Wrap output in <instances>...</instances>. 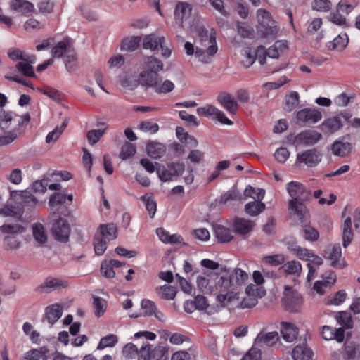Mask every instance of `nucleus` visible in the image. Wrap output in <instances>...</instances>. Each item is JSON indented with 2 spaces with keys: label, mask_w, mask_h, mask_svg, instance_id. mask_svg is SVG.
Here are the masks:
<instances>
[{
  "label": "nucleus",
  "mask_w": 360,
  "mask_h": 360,
  "mask_svg": "<svg viewBox=\"0 0 360 360\" xmlns=\"http://www.w3.org/2000/svg\"><path fill=\"white\" fill-rule=\"evenodd\" d=\"M167 350L161 346L153 348L150 360H166L167 359Z\"/></svg>",
  "instance_id": "62"
},
{
  "label": "nucleus",
  "mask_w": 360,
  "mask_h": 360,
  "mask_svg": "<svg viewBox=\"0 0 360 360\" xmlns=\"http://www.w3.org/2000/svg\"><path fill=\"white\" fill-rule=\"evenodd\" d=\"M184 169V163L180 162L168 163L167 167L157 163L156 172L162 181H168L174 176L181 175Z\"/></svg>",
  "instance_id": "6"
},
{
  "label": "nucleus",
  "mask_w": 360,
  "mask_h": 360,
  "mask_svg": "<svg viewBox=\"0 0 360 360\" xmlns=\"http://www.w3.org/2000/svg\"><path fill=\"white\" fill-rule=\"evenodd\" d=\"M258 20V32L262 35L275 37L278 32L276 22L271 18L269 12L264 9H258L257 11Z\"/></svg>",
  "instance_id": "4"
},
{
  "label": "nucleus",
  "mask_w": 360,
  "mask_h": 360,
  "mask_svg": "<svg viewBox=\"0 0 360 360\" xmlns=\"http://www.w3.org/2000/svg\"><path fill=\"white\" fill-rule=\"evenodd\" d=\"M32 234L35 241L39 245H44L47 242V233L44 225L41 223L32 224Z\"/></svg>",
  "instance_id": "30"
},
{
  "label": "nucleus",
  "mask_w": 360,
  "mask_h": 360,
  "mask_svg": "<svg viewBox=\"0 0 360 360\" xmlns=\"http://www.w3.org/2000/svg\"><path fill=\"white\" fill-rule=\"evenodd\" d=\"M281 334L283 340L288 342H292L297 337L299 329L292 323L281 322Z\"/></svg>",
  "instance_id": "21"
},
{
  "label": "nucleus",
  "mask_w": 360,
  "mask_h": 360,
  "mask_svg": "<svg viewBox=\"0 0 360 360\" xmlns=\"http://www.w3.org/2000/svg\"><path fill=\"white\" fill-rule=\"evenodd\" d=\"M352 116L351 113L345 112L325 119L321 124V130L324 134H333L342 129L345 122L350 123Z\"/></svg>",
  "instance_id": "3"
},
{
  "label": "nucleus",
  "mask_w": 360,
  "mask_h": 360,
  "mask_svg": "<svg viewBox=\"0 0 360 360\" xmlns=\"http://www.w3.org/2000/svg\"><path fill=\"white\" fill-rule=\"evenodd\" d=\"M162 82V77L156 71H148L143 69L139 75L138 83L146 88L154 89L158 82Z\"/></svg>",
  "instance_id": "11"
},
{
  "label": "nucleus",
  "mask_w": 360,
  "mask_h": 360,
  "mask_svg": "<svg viewBox=\"0 0 360 360\" xmlns=\"http://www.w3.org/2000/svg\"><path fill=\"white\" fill-rule=\"evenodd\" d=\"M136 152V148L134 144L125 142L122 148L120 153V158L122 160H126L132 157Z\"/></svg>",
  "instance_id": "48"
},
{
  "label": "nucleus",
  "mask_w": 360,
  "mask_h": 360,
  "mask_svg": "<svg viewBox=\"0 0 360 360\" xmlns=\"http://www.w3.org/2000/svg\"><path fill=\"white\" fill-rule=\"evenodd\" d=\"M118 339L117 335L114 334H109L101 339L97 349L101 350L105 347H114Z\"/></svg>",
  "instance_id": "50"
},
{
  "label": "nucleus",
  "mask_w": 360,
  "mask_h": 360,
  "mask_svg": "<svg viewBox=\"0 0 360 360\" xmlns=\"http://www.w3.org/2000/svg\"><path fill=\"white\" fill-rule=\"evenodd\" d=\"M300 103V96L297 91H292L285 96L284 109L290 112L295 108Z\"/></svg>",
  "instance_id": "41"
},
{
  "label": "nucleus",
  "mask_w": 360,
  "mask_h": 360,
  "mask_svg": "<svg viewBox=\"0 0 360 360\" xmlns=\"http://www.w3.org/2000/svg\"><path fill=\"white\" fill-rule=\"evenodd\" d=\"M157 292L161 296L162 298L170 300L175 297L176 294V288L165 285L160 288L157 289Z\"/></svg>",
  "instance_id": "45"
},
{
  "label": "nucleus",
  "mask_w": 360,
  "mask_h": 360,
  "mask_svg": "<svg viewBox=\"0 0 360 360\" xmlns=\"http://www.w3.org/2000/svg\"><path fill=\"white\" fill-rule=\"evenodd\" d=\"M255 226V224L253 221L242 217H236L233 222L234 232L237 235L243 236L249 234Z\"/></svg>",
  "instance_id": "12"
},
{
  "label": "nucleus",
  "mask_w": 360,
  "mask_h": 360,
  "mask_svg": "<svg viewBox=\"0 0 360 360\" xmlns=\"http://www.w3.org/2000/svg\"><path fill=\"white\" fill-rule=\"evenodd\" d=\"M279 339L278 333L276 331L264 333L260 332L255 340V344L259 347H271L275 345Z\"/></svg>",
  "instance_id": "17"
},
{
  "label": "nucleus",
  "mask_w": 360,
  "mask_h": 360,
  "mask_svg": "<svg viewBox=\"0 0 360 360\" xmlns=\"http://www.w3.org/2000/svg\"><path fill=\"white\" fill-rule=\"evenodd\" d=\"M10 8L20 15H28L34 11V4L27 0H13L10 3Z\"/></svg>",
  "instance_id": "18"
},
{
  "label": "nucleus",
  "mask_w": 360,
  "mask_h": 360,
  "mask_svg": "<svg viewBox=\"0 0 360 360\" xmlns=\"http://www.w3.org/2000/svg\"><path fill=\"white\" fill-rule=\"evenodd\" d=\"M287 275H294L299 276L302 271V266L300 262L296 260L288 261L281 267Z\"/></svg>",
  "instance_id": "33"
},
{
  "label": "nucleus",
  "mask_w": 360,
  "mask_h": 360,
  "mask_svg": "<svg viewBox=\"0 0 360 360\" xmlns=\"http://www.w3.org/2000/svg\"><path fill=\"white\" fill-rule=\"evenodd\" d=\"M321 134L314 130H306L300 133L295 138L297 143L304 146H311L316 143L321 139Z\"/></svg>",
  "instance_id": "16"
},
{
  "label": "nucleus",
  "mask_w": 360,
  "mask_h": 360,
  "mask_svg": "<svg viewBox=\"0 0 360 360\" xmlns=\"http://www.w3.org/2000/svg\"><path fill=\"white\" fill-rule=\"evenodd\" d=\"M342 358L344 360H358L360 358L358 346L352 342H345L344 344Z\"/></svg>",
  "instance_id": "26"
},
{
  "label": "nucleus",
  "mask_w": 360,
  "mask_h": 360,
  "mask_svg": "<svg viewBox=\"0 0 360 360\" xmlns=\"http://www.w3.org/2000/svg\"><path fill=\"white\" fill-rule=\"evenodd\" d=\"M153 352L152 345L148 342H143L139 350L138 360H150L151 353Z\"/></svg>",
  "instance_id": "60"
},
{
  "label": "nucleus",
  "mask_w": 360,
  "mask_h": 360,
  "mask_svg": "<svg viewBox=\"0 0 360 360\" xmlns=\"http://www.w3.org/2000/svg\"><path fill=\"white\" fill-rule=\"evenodd\" d=\"M146 205V209L148 212V214L151 218H153L157 210V203L151 197L143 195L141 198Z\"/></svg>",
  "instance_id": "58"
},
{
  "label": "nucleus",
  "mask_w": 360,
  "mask_h": 360,
  "mask_svg": "<svg viewBox=\"0 0 360 360\" xmlns=\"http://www.w3.org/2000/svg\"><path fill=\"white\" fill-rule=\"evenodd\" d=\"M231 280L234 281L235 287L241 285L248 279V274L240 269H235L232 271H229Z\"/></svg>",
  "instance_id": "40"
},
{
  "label": "nucleus",
  "mask_w": 360,
  "mask_h": 360,
  "mask_svg": "<svg viewBox=\"0 0 360 360\" xmlns=\"http://www.w3.org/2000/svg\"><path fill=\"white\" fill-rule=\"evenodd\" d=\"M29 62H19L16 65V68L19 72L27 77H34L35 75L34 68Z\"/></svg>",
  "instance_id": "59"
},
{
  "label": "nucleus",
  "mask_w": 360,
  "mask_h": 360,
  "mask_svg": "<svg viewBox=\"0 0 360 360\" xmlns=\"http://www.w3.org/2000/svg\"><path fill=\"white\" fill-rule=\"evenodd\" d=\"M93 305L95 309V314L98 317L103 315L106 310V302L100 297H94Z\"/></svg>",
  "instance_id": "51"
},
{
  "label": "nucleus",
  "mask_w": 360,
  "mask_h": 360,
  "mask_svg": "<svg viewBox=\"0 0 360 360\" xmlns=\"http://www.w3.org/2000/svg\"><path fill=\"white\" fill-rule=\"evenodd\" d=\"M21 134L20 128H16L9 131L6 135L0 137V143L7 145L16 139Z\"/></svg>",
  "instance_id": "61"
},
{
  "label": "nucleus",
  "mask_w": 360,
  "mask_h": 360,
  "mask_svg": "<svg viewBox=\"0 0 360 360\" xmlns=\"http://www.w3.org/2000/svg\"><path fill=\"white\" fill-rule=\"evenodd\" d=\"M352 148L349 142L335 141L331 146V150L335 155L345 157L347 155Z\"/></svg>",
  "instance_id": "28"
},
{
  "label": "nucleus",
  "mask_w": 360,
  "mask_h": 360,
  "mask_svg": "<svg viewBox=\"0 0 360 360\" xmlns=\"http://www.w3.org/2000/svg\"><path fill=\"white\" fill-rule=\"evenodd\" d=\"M63 307L56 303L48 306L45 309V314L47 321L51 324H54L62 316Z\"/></svg>",
  "instance_id": "24"
},
{
  "label": "nucleus",
  "mask_w": 360,
  "mask_h": 360,
  "mask_svg": "<svg viewBox=\"0 0 360 360\" xmlns=\"http://www.w3.org/2000/svg\"><path fill=\"white\" fill-rule=\"evenodd\" d=\"M164 40V37H158L155 34H150L146 36L143 40V47L145 49L155 51L158 49L161 41Z\"/></svg>",
  "instance_id": "32"
},
{
  "label": "nucleus",
  "mask_w": 360,
  "mask_h": 360,
  "mask_svg": "<svg viewBox=\"0 0 360 360\" xmlns=\"http://www.w3.org/2000/svg\"><path fill=\"white\" fill-rule=\"evenodd\" d=\"M313 352L306 346L297 345L294 347L292 357L294 360H311Z\"/></svg>",
  "instance_id": "29"
},
{
  "label": "nucleus",
  "mask_w": 360,
  "mask_h": 360,
  "mask_svg": "<svg viewBox=\"0 0 360 360\" xmlns=\"http://www.w3.org/2000/svg\"><path fill=\"white\" fill-rule=\"evenodd\" d=\"M68 286V282L60 278H48L45 281L38 286L37 290L49 293L57 289L65 288Z\"/></svg>",
  "instance_id": "13"
},
{
  "label": "nucleus",
  "mask_w": 360,
  "mask_h": 360,
  "mask_svg": "<svg viewBox=\"0 0 360 360\" xmlns=\"http://www.w3.org/2000/svg\"><path fill=\"white\" fill-rule=\"evenodd\" d=\"M343 247H347L353 240V232L352 231V219L347 217L343 224L342 232Z\"/></svg>",
  "instance_id": "37"
},
{
  "label": "nucleus",
  "mask_w": 360,
  "mask_h": 360,
  "mask_svg": "<svg viewBox=\"0 0 360 360\" xmlns=\"http://www.w3.org/2000/svg\"><path fill=\"white\" fill-rule=\"evenodd\" d=\"M254 286L249 285L246 288V292L248 296L244 297L242 300L240 305L243 309L251 308L257 304V299L255 297H250V294L251 290H253Z\"/></svg>",
  "instance_id": "53"
},
{
  "label": "nucleus",
  "mask_w": 360,
  "mask_h": 360,
  "mask_svg": "<svg viewBox=\"0 0 360 360\" xmlns=\"http://www.w3.org/2000/svg\"><path fill=\"white\" fill-rule=\"evenodd\" d=\"M218 108L212 105H206L203 107L197 108L196 112L198 115L214 119L215 115L217 112Z\"/></svg>",
  "instance_id": "52"
},
{
  "label": "nucleus",
  "mask_w": 360,
  "mask_h": 360,
  "mask_svg": "<svg viewBox=\"0 0 360 360\" xmlns=\"http://www.w3.org/2000/svg\"><path fill=\"white\" fill-rule=\"evenodd\" d=\"M0 231L3 233L13 236L25 232V228L20 224H6L0 226Z\"/></svg>",
  "instance_id": "39"
},
{
  "label": "nucleus",
  "mask_w": 360,
  "mask_h": 360,
  "mask_svg": "<svg viewBox=\"0 0 360 360\" xmlns=\"http://www.w3.org/2000/svg\"><path fill=\"white\" fill-rule=\"evenodd\" d=\"M11 195L16 197L17 195L21 198L20 203L27 210L34 208L38 203L37 199L27 191H13L11 193Z\"/></svg>",
  "instance_id": "22"
},
{
  "label": "nucleus",
  "mask_w": 360,
  "mask_h": 360,
  "mask_svg": "<svg viewBox=\"0 0 360 360\" xmlns=\"http://www.w3.org/2000/svg\"><path fill=\"white\" fill-rule=\"evenodd\" d=\"M321 160V155L316 148L308 149L300 153H297L296 161L305 165L313 167L317 165Z\"/></svg>",
  "instance_id": "8"
},
{
  "label": "nucleus",
  "mask_w": 360,
  "mask_h": 360,
  "mask_svg": "<svg viewBox=\"0 0 360 360\" xmlns=\"http://www.w3.org/2000/svg\"><path fill=\"white\" fill-rule=\"evenodd\" d=\"M288 49V43L286 41H276L272 46L267 50L264 49V52H262V56H267L271 58H278L287 52Z\"/></svg>",
  "instance_id": "15"
},
{
  "label": "nucleus",
  "mask_w": 360,
  "mask_h": 360,
  "mask_svg": "<svg viewBox=\"0 0 360 360\" xmlns=\"http://www.w3.org/2000/svg\"><path fill=\"white\" fill-rule=\"evenodd\" d=\"M122 354L126 359H134L139 356V349L136 345L129 342L123 347Z\"/></svg>",
  "instance_id": "56"
},
{
  "label": "nucleus",
  "mask_w": 360,
  "mask_h": 360,
  "mask_svg": "<svg viewBox=\"0 0 360 360\" xmlns=\"http://www.w3.org/2000/svg\"><path fill=\"white\" fill-rule=\"evenodd\" d=\"M106 129L107 127L104 128L103 129L90 130L86 135L87 140L89 144L94 145L105 134Z\"/></svg>",
  "instance_id": "57"
},
{
  "label": "nucleus",
  "mask_w": 360,
  "mask_h": 360,
  "mask_svg": "<svg viewBox=\"0 0 360 360\" xmlns=\"http://www.w3.org/2000/svg\"><path fill=\"white\" fill-rule=\"evenodd\" d=\"M52 232L55 239L65 243L69 239L70 228L67 221L60 217L53 224Z\"/></svg>",
  "instance_id": "9"
},
{
  "label": "nucleus",
  "mask_w": 360,
  "mask_h": 360,
  "mask_svg": "<svg viewBox=\"0 0 360 360\" xmlns=\"http://www.w3.org/2000/svg\"><path fill=\"white\" fill-rule=\"evenodd\" d=\"M217 101L229 113H236L238 105L231 94L226 92L220 93Z\"/></svg>",
  "instance_id": "20"
},
{
  "label": "nucleus",
  "mask_w": 360,
  "mask_h": 360,
  "mask_svg": "<svg viewBox=\"0 0 360 360\" xmlns=\"http://www.w3.org/2000/svg\"><path fill=\"white\" fill-rule=\"evenodd\" d=\"M100 233L96 236H101L103 239L110 241L116 238V227L112 224H101L99 227Z\"/></svg>",
  "instance_id": "34"
},
{
  "label": "nucleus",
  "mask_w": 360,
  "mask_h": 360,
  "mask_svg": "<svg viewBox=\"0 0 360 360\" xmlns=\"http://www.w3.org/2000/svg\"><path fill=\"white\" fill-rule=\"evenodd\" d=\"M174 89V83L169 79L165 80L162 83L158 82L157 86L154 88L155 91L158 94H167L172 91Z\"/></svg>",
  "instance_id": "54"
},
{
  "label": "nucleus",
  "mask_w": 360,
  "mask_h": 360,
  "mask_svg": "<svg viewBox=\"0 0 360 360\" xmlns=\"http://www.w3.org/2000/svg\"><path fill=\"white\" fill-rule=\"evenodd\" d=\"M286 188L290 196L292 198L288 203L289 209L294 212L300 220H302L306 210L303 202L310 198L311 192L307 190L303 184L297 181L289 182L287 184Z\"/></svg>",
  "instance_id": "1"
},
{
  "label": "nucleus",
  "mask_w": 360,
  "mask_h": 360,
  "mask_svg": "<svg viewBox=\"0 0 360 360\" xmlns=\"http://www.w3.org/2000/svg\"><path fill=\"white\" fill-rule=\"evenodd\" d=\"M211 293L217 296V300L225 305L230 302L237 293L234 281L231 280L229 271L222 272L215 279L214 285L212 287Z\"/></svg>",
  "instance_id": "2"
},
{
  "label": "nucleus",
  "mask_w": 360,
  "mask_h": 360,
  "mask_svg": "<svg viewBox=\"0 0 360 360\" xmlns=\"http://www.w3.org/2000/svg\"><path fill=\"white\" fill-rule=\"evenodd\" d=\"M349 41L347 34H339L331 41L327 44V47L329 50H343L347 45Z\"/></svg>",
  "instance_id": "31"
},
{
  "label": "nucleus",
  "mask_w": 360,
  "mask_h": 360,
  "mask_svg": "<svg viewBox=\"0 0 360 360\" xmlns=\"http://www.w3.org/2000/svg\"><path fill=\"white\" fill-rule=\"evenodd\" d=\"M357 4L356 0H340L337 6V10L347 15L356 7Z\"/></svg>",
  "instance_id": "42"
},
{
  "label": "nucleus",
  "mask_w": 360,
  "mask_h": 360,
  "mask_svg": "<svg viewBox=\"0 0 360 360\" xmlns=\"http://www.w3.org/2000/svg\"><path fill=\"white\" fill-rule=\"evenodd\" d=\"M141 41V37L139 36H134L129 39H125L122 41V49L133 51L139 46Z\"/></svg>",
  "instance_id": "43"
},
{
  "label": "nucleus",
  "mask_w": 360,
  "mask_h": 360,
  "mask_svg": "<svg viewBox=\"0 0 360 360\" xmlns=\"http://www.w3.org/2000/svg\"><path fill=\"white\" fill-rule=\"evenodd\" d=\"M282 303L285 310L297 313L300 312L303 305V298L297 292L291 287L285 286Z\"/></svg>",
  "instance_id": "5"
},
{
  "label": "nucleus",
  "mask_w": 360,
  "mask_h": 360,
  "mask_svg": "<svg viewBox=\"0 0 360 360\" xmlns=\"http://www.w3.org/2000/svg\"><path fill=\"white\" fill-rule=\"evenodd\" d=\"M8 56L12 60H22L30 63H34L36 57L35 56L25 55L22 51L18 49H11L8 51Z\"/></svg>",
  "instance_id": "36"
},
{
  "label": "nucleus",
  "mask_w": 360,
  "mask_h": 360,
  "mask_svg": "<svg viewBox=\"0 0 360 360\" xmlns=\"http://www.w3.org/2000/svg\"><path fill=\"white\" fill-rule=\"evenodd\" d=\"M304 237L309 241H316L319 237V231L310 226H305L303 228Z\"/></svg>",
  "instance_id": "64"
},
{
  "label": "nucleus",
  "mask_w": 360,
  "mask_h": 360,
  "mask_svg": "<svg viewBox=\"0 0 360 360\" xmlns=\"http://www.w3.org/2000/svg\"><path fill=\"white\" fill-rule=\"evenodd\" d=\"M214 231L215 237L219 243H229L233 239L232 231L229 228L217 224L214 226Z\"/></svg>",
  "instance_id": "25"
},
{
  "label": "nucleus",
  "mask_w": 360,
  "mask_h": 360,
  "mask_svg": "<svg viewBox=\"0 0 360 360\" xmlns=\"http://www.w3.org/2000/svg\"><path fill=\"white\" fill-rule=\"evenodd\" d=\"M37 5L40 13L50 14L53 11L55 4L54 0H37Z\"/></svg>",
  "instance_id": "49"
},
{
  "label": "nucleus",
  "mask_w": 360,
  "mask_h": 360,
  "mask_svg": "<svg viewBox=\"0 0 360 360\" xmlns=\"http://www.w3.org/2000/svg\"><path fill=\"white\" fill-rule=\"evenodd\" d=\"M144 69L148 71H156L157 74L163 69L162 62L153 56H148L144 60Z\"/></svg>",
  "instance_id": "38"
},
{
  "label": "nucleus",
  "mask_w": 360,
  "mask_h": 360,
  "mask_svg": "<svg viewBox=\"0 0 360 360\" xmlns=\"http://www.w3.org/2000/svg\"><path fill=\"white\" fill-rule=\"evenodd\" d=\"M262 200H257V202L252 201L249 202L245 205V212L252 217L257 216L265 210V204Z\"/></svg>",
  "instance_id": "35"
},
{
  "label": "nucleus",
  "mask_w": 360,
  "mask_h": 360,
  "mask_svg": "<svg viewBox=\"0 0 360 360\" xmlns=\"http://www.w3.org/2000/svg\"><path fill=\"white\" fill-rule=\"evenodd\" d=\"M148 156L154 159H159L165 153V146L158 142H150L146 146Z\"/></svg>",
  "instance_id": "27"
},
{
  "label": "nucleus",
  "mask_w": 360,
  "mask_h": 360,
  "mask_svg": "<svg viewBox=\"0 0 360 360\" xmlns=\"http://www.w3.org/2000/svg\"><path fill=\"white\" fill-rule=\"evenodd\" d=\"M76 61V54L73 49L71 48L67 51L65 56L64 62L66 69L70 72L74 70Z\"/></svg>",
  "instance_id": "63"
},
{
  "label": "nucleus",
  "mask_w": 360,
  "mask_h": 360,
  "mask_svg": "<svg viewBox=\"0 0 360 360\" xmlns=\"http://www.w3.org/2000/svg\"><path fill=\"white\" fill-rule=\"evenodd\" d=\"M325 257L330 260V265L336 269H343L345 262L342 258V250L340 244H335L333 247H328L325 250Z\"/></svg>",
  "instance_id": "10"
},
{
  "label": "nucleus",
  "mask_w": 360,
  "mask_h": 360,
  "mask_svg": "<svg viewBox=\"0 0 360 360\" xmlns=\"http://www.w3.org/2000/svg\"><path fill=\"white\" fill-rule=\"evenodd\" d=\"M338 322L344 328L349 329L353 327V320L351 315L346 311H340L335 316Z\"/></svg>",
  "instance_id": "46"
},
{
  "label": "nucleus",
  "mask_w": 360,
  "mask_h": 360,
  "mask_svg": "<svg viewBox=\"0 0 360 360\" xmlns=\"http://www.w3.org/2000/svg\"><path fill=\"white\" fill-rule=\"evenodd\" d=\"M192 8L191 5L186 2H179L174 10V20L176 24L182 26L191 15Z\"/></svg>",
  "instance_id": "14"
},
{
  "label": "nucleus",
  "mask_w": 360,
  "mask_h": 360,
  "mask_svg": "<svg viewBox=\"0 0 360 360\" xmlns=\"http://www.w3.org/2000/svg\"><path fill=\"white\" fill-rule=\"evenodd\" d=\"M71 48V44L67 41H59L52 49V55L60 58Z\"/></svg>",
  "instance_id": "47"
},
{
  "label": "nucleus",
  "mask_w": 360,
  "mask_h": 360,
  "mask_svg": "<svg viewBox=\"0 0 360 360\" xmlns=\"http://www.w3.org/2000/svg\"><path fill=\"white\" fill-rule=\"evenodd\" d=\"M244 195L246 197L253 198L255 200H262L264 198L265 191L248 186L244 191Z\"/></svg>",
  "instance_id": "44"
},
{
  "label": "nucleus",
  "mask_w": 360,
  "mask_h": 360,
  "mask_svg": "<svg viewBox=\"0 0 360 360\" xmlns=\"http://www.w3.org/2000/svg\"><path fill=\"white\" fill-rule=\"evenodd\" d=\"M295 119L300 124H314L322 119V112L316 108H305L296 112Z\"/></svg>",
  "instance_id": "7"
},
{
  "label": "nucleus",
  "mask_w": 360,
  "mask_h": 360,
  "mask_svg": "<svg viewBox=\"0 0 360 360\" xmlns=\"http://www.w3.org/2000/svg\"><path fill=\"white\" fill-rule=\"evenodd\" d=\"M262 52H264V47L259 46L257 51H252L250 49L244 50L245 59L243 60V65L246 68L251 66L255 61L256 58L258 59L259 63L261 65H264L266 61L264 56H262Z\"/></svg>",
  "instance_id": "19"
},
{
  "label": "nucleus",
  "mask_w": 360,
  "mask_h": 360,
  "mask_svg": "<svg viewBox=\"0 0 360 360\" xmlns=\"http://www.w3.org/2000/svg\"><path fill=\"white\" fill-rule=\"evenodd\" d=\"M107 240L101 236H95L94 238V251L97 255H102L107 249Z\"/></svg>",
  "instance_id": "55"
},
{
  "label": "nucleus",
  "mask_w": 360,
  "mask_h": 360,
  "mask_svg": "<svg viewBox=\"0 0 360 360\" xmlns=\"http://www.w3.org/2000/svg\"><path fill=\"white\" fill-rule=\"evenodd\" d=\"M73 200V195L72 194L66 195L65 193L56 192L52 194L49 198V204L52 208H56L58 206L65 205L68 201L70 205Z\"/></svg>",
  "instance_id": "23"
}]
</instances>
